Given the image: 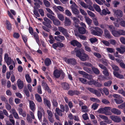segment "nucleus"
Returning <instances> with one entry per match:
<instances>
[{"mask_svg": "<svg viewBox=\"0 0 125 125\" xmlns=\"http://www.w3.org/2000/svg\"><path fill=\"white\" fill-rule=\"evenodd\" d=\"M88 107L87 106L85 105L82 106H81V109L82 110V111L84 113L88 112L89 110L88 109Z\"/></svg>", "mask_w": 125, "mask_h": 125, "instance_id": "nucleus-36", "label": "nucleus"}, {"mask_svg": "<svg viewBox=\"0 0 125 125\" xmlns=\"http://www.w3.org/2000/svg\"><path fill=\"white\" fill-rule=\"evenodd\" d=\"M17 84L20 89H21L23 87V81L19 79L17 81Z\"/></svg>", "mask_w": 125, "mask_h": 125, "instance_id": "nucleus-16", "label": "nucleus"}, {"mask_svg": "<svg viewBox=\"0 0 125 125\" xmlns=\"http://www.w3.org/2000/svg\"><path fill=\"white\" fill-rule=\"evenodd\" d=\"M37 92L40 94H42V88L41 86L40 85H38L37 87Z\"/></svg>", "mask_w": 125, "mask_h": 125, "instance_id": "nucleus-56", "label": "nucleus"}, {"mask_svg": "<svg viewBox=\"0 0 125 125\" xmlns=\"http://www.w3.org/2000/svg\"><path fill=\"white\" fill-rule=\"evenodd\" d=\"M52 21L54 25L57 26H59L60 25L61 23L58 20L55 19V18Z\"/></svg>", "mask_w": 125, "mask_h": 125, "instance_id": "nucleus-29", "label": "nucleus"}, {"mask_svg": "<svg viewBox=\"0 0 125 125\" xmlns=\"http://www.w3.org/2000/svg\"><path fill=\"white\" fill-rule=\"evenodd\" d=\"M43 2L46 7H48L50 6V3L47 0H43Z\"/></svg>", "mask_w": 125, "mask_h": 125, "instance_id": "nucleus-49", "label": "nucleus"}, {"mask_svg": "<svg viewBox=\"0 0 125 125\" xmlns=\"http://www.w3.org/2000/svg\"><path fill=\"white\" fill-rule=\"evenodd\" d=\"M110 118L114 122L116 123H119L121 121V119L119 116L115 115H112Z\"/></svg>", "mask_w": 125, "mask_h": 125, "instance_id": "nucleus-8", "label": "nucleus"}, {"mask_svg": "<svg viewBox=\"0 0 125 125\" xmlns=\"http://www.w3.org/2000/svg\"><path fill=\"white\" fill-rule=\"evenodd\" d=\"M111 66L113 69L114 70V72H116L119 70V68L118 67L115 65L112 64L111 65Z\"/></svg>", "mask_w": 125, "mask_h": 125, "instance_id": "nucleus-40", "label": "nucleus"}, {"mask_svg": "<svg viewBox=\"0 0 125 125\" xmlns=\"http://www.w3.org/2000/svg\"><path fill=\"white\" fill-rule=\"evenodd\" d=\"M30 107V109L32 111H34L35 110V104L32 101L30 100L29 101Z\"/></svg>", "mask_w": 125, "mask_h": 125, "instance_id": "nucleus-20", "label": "nucleus"}, {"mask_svg": "<svg viewBox=\"0 0 125 125\" xmlns=\"http://www.w3.org/2000/svg\"><path fill=\"white\" fill-rule=\"evenodd\" d=\"M64 60L65 62L69 64L74 65L76 64V60L74 58L68 59L66 57H65L64 58Z\"/></svg>", "mask_w": 125, "mask_h": 125, "instance_id": "nucleus-2", "label": "nucleus"}, {"mask_svg": "<svg viewBox=\"0 0 125 125\" xmlns=\"http://www.w3.org/2000/svg\"><path fill=\"white\" fill-rule=\"evenodd\" d=\"M4 59L5 62L8 65L11 64V59L10 57H9L8 54L6 53L5 54Z\"/></svg>", "mask_w": 125, "mask_h": 125, "instance_id": "nucleus-10", "label": "nucleus"}, {"mask_svg": "<svg viewBox=\"0 0 125 125\" xmlns=\"http://www.w3.org/2000/svg\"><path fill=\"white\" fill-rule=\"evenodd\" d=\"M102 102L104 104H109L110 102L107 100L104 99L102 100Z\"/></svg>", "mask_w": 125, "mask_h": 125, "instance_id": "nucleus-64", "label": "nucleus"}, {"mask_svg": "<svg viewBox=\"0 0 125 125\" xmlns=\"http://www.w3.org/2000/svg\"><path fill=\"white\" fill-rule=\"evenodd\" d=\"M70 44L74 46H76L78 48H80L82 46L81 43L77 41L74 40L70 42Z\"/></svg>", "mask_w": 125, "mask_h": 125, "instance_id": "nucleus-9", "label": "nucleus"}, {"mask_svg": "<svg viewBox=\"0 0 125 125\" xmlns=\"http://www.w3.org/2000/svg\"><path fill=\"white\" fill-rule=\"evenodd\" d=\"M43 20L44 21H43L42 24L49 28L51 29L52 27V25L51 24L52 23V21L46 17L44 18Z\"/></svg>", "mask_w": 125, "mask_h": 125, "instance_id": "nucleus-3", "label": "nucleus"}, {"mask_svg": "<svg viewBox=\"0 0 125 125\" xmlns=\"http://www.w3.org/2000/svg\"><path fill=\"white\" fill-rule=\"evenodd\" d=\"M33 35L36 42L38 44L40 42V40L38 34L36 32H34Z\"/></svg>", "mask_w": 125, "mask_h": 125, "instance_id": "nucleus-28", "label": "nucleus"}, {"mask_svg": "<svg viewBox=\"0 0 125 125\" xmlns=\"http://www.w3.org/2000/svg\"><path fill=\"white\" fill-rule=\"evenodd\" d=\"M104 34L105 37V38H108V39H110L111 38L110 32L107 29H105L104 30Z\"/></svg>", "mask_w": 125, "mask_h": 125, "instance_id": "nucleus-21", "label": "nucleus"}, {"mask_svg": "<svg viewBox=\"0 0 125 125\" xmlns=\"http://www.w3.org/2000/svg\"><path fill=\"white\" fill-rule=\"evenodd\" d=\"M112 35L115 37H119L118 31L115 30H112Z\"/></svg>", "mask_w": 125, "mask_h": 125, "instance_id": "nucleus-37", "label": "nucleus"}, {"mask_svg": "<svg viewBox=\"0 0 125 125\" xmlns=\"http://www.w3.org/2000/svg\"><path fill=\"white\" fill-rule=\"evenodd\" d=\"M83 65L88 67H92L93 66V65L91 63L87 62H85L82 63Z\"/></svg>", "mask_w": 125, "mask_h": 125, "instance_id": "nucleus-42", "label": "nucleus"}, {"mask_svg": "<svg viewBox=\"0 0 125 125\" xmlns=\"http://www.w3.org/2000/svg\"><path fill=\"white\" fill-rule=\"evenodd\" d=\"M55 111L57 114L59 116H62V111L59 108H56V109Z\"/></svg>", "mask_w": 125, "mask_h": 125, "instance_id": "nucleus-39", "label": "nucleus"}, {"mask_svg": "<svg viewBox=\"0 0 125 125\" xmlns=\"http://www.w3.org/2000/svg\"><path fill=\"white\" fill-rule=\"evenodd\" d=\"M49 38L50 40L49 41L50 43L51 44H52L54 42L55 40L54 39L53 37L51 35H50Z\"/></svg>", "mask_w": 125, "mask_h": 125, "instance_id": "nucleus-46", "label": "nucleus"}, {"mask_svg": "<svg viewBox=\"0 0 125 125\" xmlns=\"http://www.w3.org/2000/svg\"><path fill=\"white\" fill-rule=\"evenodd\" d=\"M42 85L43 87L45 90L47 91L48 93L49 94L51 93L52 91L51 89L49 88L46 83H42Z\"/></svg>", "mask_w": 125, "mask_h": 125, "instance_id": "nucleus-11", "label": "nucleus"}, {"mask_svg": "<svg viewBox=\"0 0 125 125\" xmlns=\"http://www.w3.org/2000/svg\"><path fill=\"white\" fill-rule=\"evenodd\" d=\"M85 18L87 24L89 25H91L92 22V20L86 16H85Z\"/></svg>", "mask_w": 125, "mask_h": 125, "instance_id": "nucleus-34", "label": "nucleus"}, {"mask_svg": "<svg viewBox=\"0 0 125 125\" xmlns=\"http://www.w3.org/2000/svg\"><path fill=\"white\" fill-rule=\"evenodd\" d=\"M87 12L88 14L90 16L93 17H94L95 16L94 14L92 12L89 10H87Z\"/></svg>", "mask_w": 125, "mask_h": 125, "instance_id": "nucleus-60", "label": "nucleus"}, {"mask_svg": "<svg viewBox=\"0 0 125 125\" xmlns=\"http://www.w3.org/2000/svg\"><path fill=\"white\" fill-rule=\"evenodd\" d=\"M12 114L15 118L16 119H18L19 118V116L18 114L15 112V110L13 109L12 110Z\"/></svg>", "mask_w": 125, "mask_h": 125, "instance_id": "nucleus-43", "label": "nucleus"}, {"mask_svg": "<svg viewBox=\"0 0 125 125\" xmlns=\"http://www.w3.org/2000/svg\"><path fill=\"white\" fill-rule=\"evenodd\" d=\"M68 94L70 96H73L74 95H78L80 93V91L77 90H70L68 91Z\"/></svg>", "mask_w": 125, "mask_h": 125, "instance_id": "nucleus-7", "label": "nucleus"}, {"mask_svg": "<svg viewBox=\"0 0 125 125\" xmlns=\"http://www.w3.org/2000/svg\"><path fill=\"white\" fill-rule=\"evenodd\" d=\"M57 16L59 19L61 21H63L64 20V17L62 14L58 13L57 14Z\"/></svg>", "mask_w": 125, "mask_h": 125, "instance_id": "nucleus-51", "label": "nucleus"}, {"mask_svg": "<svg viewBox=\"0 0 125 125\" xmlns=\"http://www.w3.org/2000/svg\"><path fill=\"white\" fill-rule=\"evenodd\" d=\"M62 88L64 90H68L70 89V86L69 84L63 82L61 84Z\"/></svg>", "mask_w": 125, "mask_h": 125, "instance_id": "nucleus-15", "label": "nucleus"}, {"mask_svg": "<svg viewBox=\"0 0 125 125\" xmlns=\"http://www.w3.org/2000/svg\"><path fill=\"white\" fill-rule=\"evenodd\" d=\"M6 24L7 29L9 31L11 30V25L10 22L8 20H6Z\"/></svg>", "mask_w": 125, "mask_h": 125, "instance_id": "nucleus-35", "label": "nucleus"}, {"mask_svg": "<svg viewBox=\"0 0 125 125\" xmlns=\"http://www.w3.org/2000/svg\"><path fill=\"white\" fill-rule=\"evenodd\" d=\"M24 93L26 96L28 97L30 96V94L29 91H28L27 89H24Z\"/></svg>", "mask_w": 125, "mask_h": 125, "instance_id": "nucleus-58", "label": "nucleus"}, {"mask_svg": "<svg viewBox=\"0 0 125 125\" xmlns=\"http://www.w3.org/2000/svg\"><path fill=\"white\" fill-rule=\"evenodd\" d=\"M58 29L66 37H69V34L66 29L60 26L59 27Z\"/></svg>", "mask_w": 125, "mask_h": 125, "instance_id": "nucleus-6", "label": "nucleus"}, {"mask_svg": "<svg viewBox=\"0 0 125 125\" xmlns=\"http://www.w3.org/2000/svg\"><path fill=\"white\" fill-rule=\"evenodd\" d=\"M35 97L36 100L39 102H41L42 101V99L41 97L38 94H35Z\"/></svg>", "mask_w": 125, "mask_h": 125, "instance_id": "nucleus-30", "label": "nucleus"}, {"mask_svg": "<svg viewBox=\"0 0 125 125\" xmlns=\"http://www.w3.org/2000/svg\"><path fill=\"white\" fill-rule=\"evenodd\" d=\"M83 69L88 73L91 74L92 73V70L90 68L87 67H83Z\"/></svg>", "mask_w": 125, "mask_h": 125, "instance_id": "nucleus-38", "label": "nucleus"}, {"mask_svg": "<svg viewBox=\"0 0 125 125\" xmlns=\"http://www.w3.org/2000/svg\"><path fill=\"white\" fill-rule=\"evenodd\" d=\"M79 80L81 83L84 84L86 83L87 81L86 79L83 78L79 77Z\"/></svg>", "mask_w": 125, "mask_h": 125, "instance_id": "nucleus-55", "label": "nucleus"}, {"mask_svg": "<svg viewBox=\"0 0 125 125\" xmlns=\"http://www.w3.org/2000/svg\"><path fill=\"white\" fill-rule=\"evenodd\" d=\"M78 31L81 34H84L86 32V30L85 28L83 27L79 28Z\"/></svg>", "mask_w": 125, "mask_h": 125, "instance_id": "nucleus-27", "label": "nucleus"}, {"mask_svg": "<svg viewBox=\"0 0 125 125\" xmlns=\"http://www.w3.org/2000/svg\"><path fill=\"white\" fill-rule=\"evenodd\" d=\"M37 115L39 120L41 122L42 121V114L40 111H38Z\"/></svg>", "mask_w": 125, "mask_h": 125, "instance_id": "nucleus-54", "label": "nucleus"}, {"mask_svg": "<svg viewBox=\"0 0 125 125\" xmlns=\"http://www.w3.org/2000/svg\"><path fill=\"white\" fill-rule=\"evenodd\" d=\"M0 99L2 102H4L5 104L6 103H8V102L7 99L4 96L1 97Z\"/></svg>", "mask_w": 125, "mask_h": 125, "instance_id": "nucleus-47", "label": "nucleus"}, {"mask_svg": "<svg viewBox=\"0 0 125 125\" xmlns=\"http://www.w3.org/2000/svg\"><path fill=\"white\" fill-rule=\"evenodd\" d=\"M71 24V22L70 19L67 17H66L64 21V25L66 26H70Z\"/></svg>", "mask_w": 125, "mask_h": 125, "instance_id": "nucleus-23", "label": "nucleus"}, {"mask_svg": "<svg viewBox=\"0 0 125 125\" xmlns=\"http://www.w3.org/2000/svg\"><path fill=\"white\" fill-rule=\"evenodd\" d=\"M13 36L14 38L18 39L20 37V35L18 33L14 32L13 35Z\"/></svg>", "mask_w": 125, "mask_h": 125, "instance_id": "nucleus-63", "label": "nucleus"}, {"mask_svg": "<svg viewBox=\"0 0 125 125\" xmlns=\"http://www.w3.org/2000/svg\"><path fill=\"white\" fill-rule=\"evenodd\" d=\"M52 105L54 107H57L58 106V103L57 101V100L55 98L52 99Z\"/></svg>", "mask_w": 125, "mask_h": 125, "instance_id": "nucleus-33", "label": "nucleus"}, {"mask_svg": "<svg viewBox=\"0 0 125 125\" xmlns=\"http://www.w3.org/2000/svg\"><path fill=\"white\" fill-rule=\"evenodd\" d=\"M80 48L76 47L74 49V51L76 53L77 56L79 58L84 52V51L82 48L80 49Z\"/></svg>", "mask_w": 125, "mask_h": 125, "instance_id": "nucleus-4", "label": "nucleus"}, {"mask_svg": "<svg viewBox=\"0 0 125 125\" xmlns=\"http://www.w3.org/2000/svg\"><path fill=\"white\" fill-rule=\"evenodd\" d=\"M119 37L121 35H125V31L124 30L119 29L118 30Z\"/></svg>", "mask_w": 125, "mask_h": 125, "instance_id": "nucleus-44", "label": "nucleus"}, {"mask_svg": "<svg viewBox=\"0 0 125 125\" xmlns=\"http://www.w3.org/2000/svg\"><path fill=\"white\" fill-rule=\"evenodd\" d=\"M43 103L45 105H46L49 108L50 107L51 104L50 100L45 98L43 99Z\"/></svg>", "mask_w": 125, "mask_h": 125, "instance_id": "nucleus-19", "label": "nucleus"}, {"mask_svg": "<svg viewBox=\"0 0 125 125\" xmlns=\"http://www.w3.org/2000/svg\"><path fill=\"white\" fill-rule=\"evenodd\" d=\"M111 111L113 113L117 115H120L121 114V112L120 110L115 108L112 109Z\"/></svg>", "mask_w": 125, "mask_h": 125, "instance_id": "nucleus-17", "label": "nucleus"}, {"mask_svg": "<svg viewBox=\"0 0 125 125\" xmlns=\"http://www.w3.org/2000/svg\"><path fill=\"white\" fill-rule=\"evenodd\" d=\"M96 81L93 79H92L90 80L88 82L89 84L92 85L93 84L94 85H95Z\"/></svg>", "mask_w": 125, "mask_h": 125, "instance_id": "nucleus-52", "label": "nucleus"}, {"mask_svg": "<svg viewBox=\"0 0 125 125\" xmlns=\"http://www.w3.org/2000/svg\"><path fill=\"white\" fill-rule=\"evenodd\" d=\"M113 12L115 15L117 17H122L123 16L122 12L120 10H114Z\"/></svg>", "mask_w": 125, "mask_h": 125, "instance_id": "nucleus-12", "label": "nucleus"}, {"mask_svg": "<svg viewBox=\"0 0 125 125\" xmlns=\"http://www.w3.org/2000/svg\"><path fill=\"white\" fill-rule=\"evenodd\" d=\"M44 63L45 65L49 66L51 64L52 62L49 58H47L45 60Z\"/></svg>", "mask_w": 125, "mask_h": 125, "instance_id": "nucleus-26", "label": "nucleus"}, {"mask_svg": "<svg viewBox=\"0 0 125 125\" xmlns=\"http://www.w3.org/2000/svg\"><path fill=\"white\" fill-rule=\"evenodd\" d=\"M111 108L109 107H105L104 108H101L99 109L98 111V112L100 113H104L106 112V111L110 110Z\"/></svg>", "mask_w": 125, "mask_h": 125, "instance_id": "nucleus-13", "label": "nucleus"}, {"mask_svg": "<svg viewBox=\"0 0 125 125\" xmlns=\"http://www.w3.org/2000/svg\"><path fill=\"white\" fill-rule=\"evenodd\" d=\"M116 50L120 53L123 54L125 52V46H123L120 47V48H116Z\"/></svg>", "mask_w": 125, "mask_h": 125, "instance_id": "nucleus-18", "label": "nucleus"}, {"mask_svg": "<svg viewBox=\"0 0 125 125\" xmlns=\"http://www.w3.org/2000/svg\"><path fill=\"white\" fill-rule=\"evenodd\" d=\"M93 54L95 56L98 58H100L102 57L101 54L99 53L94 52L93 53Z\"/></svg>", "mask_w": 125, "mask_h": 125, "instance_id": "nucleus-61", "label": "nucleus"}, {"mask_svg": "<svg viewBox=\"0 0 125 125\" xmlns=\"http://www.w3.org/2000/svg\"><path fill=\"white\" fill-rule=\"evenodd\" d=\"M112 83V82L111 81H109L104 83V86L109 87L110 86Z\"/></svg>", "mask_w": 125, "mask_h": 125, "instance_id": "nucleus-48", "label": "nucleus"}, {"mask_svg": "<svg viewBox=\"0 0 125 125\" xmlns=\"http://www.w3.org/2000/svg\"><path fill=\"white\" fill-rule=\"evenodd\" d=\"M61 71L56 69L54 71L53 74L54 76L56 78H58L60 76Z\"/></svg>", "mask_w": 125, "mask_h": 125, "instance_id": "nucleus-22", "label": "nucleus"}, {"mask_svg": "<svg viewBox=\"0 0 125 125\" xmlns=\"http://www.w3.org/2000/svg\"><path fill=\"white\" fill-rule=\"evenodd\" d=\"M103 74L106 76H108L109 75V73L108 72V70L106 69L103 71Z\"/></svg>", "mask_w": 125, "mask_h": 125, "instance_id": "nucleus-59", "label": "nucleus"}, {"mask_svg": "<svg viewBox=\"0 0 125 125\" xmlns=\"http://www.w3.org/2000/svg\"><path fill=\"white\" fill-rule=\"evenodd\" d=\"M80 3L81 6L87 9L88 8V6L83 2L81 1L80 2Z\"/></svg>", "mask_w": 125, "mask_h": 125, "instance_id": "nucleus-57", "label": "nucleus"}, {"mask_svg": "<svg viewBox=\"0 0 125 125\" xmlns=\"http://www.w3.org/2000/svg\"><path fill=\"white\" fill-rule=\"evenodd\" d=\"M36 9H38V8H36L35 7H34V9L33 10V13L36 16L39 17H40V15L38 13V11H37Z\"/></svg>", "mask_w": 125, "mask_h": 125, "instance_id": "nucleus-45", "label": "nucleus"}, {"mask_svg": "<svg viewBox=\"0 0 125 125\" xmlns=\"http://www.w3.org/2000/svg\"><path fill=\"white\" fill-rule=\"evenodd\" d=\"M94 7L96 11L99 12H101V9L99 6L97 4H94Z\"/></svg>", "mask_w": 125, "mask_h": 125, "instance_id": "nucleus-41", "label": "nucleus"}, {"mask_svg": "<svg viewBox=\"0 0 125 125\" xmlns=\"http://www.w3.org/2000/svg\"><path fill=\"white\" fill-rule=\"evenodd\" d=\"M25 78L27 82L28 83H30L31 82V79L28 74H27L25 75Z\"/></svg>", "mask_w": 125, "mask_h": 125, "instance_id": "nucleus-32", "label": "nucleus"}, {"mask_svg": "<svg viewBox=\"0 0 125 125\" xmlns=\"http://www.w3.org/2000/svg\"><path fill=\"white\" fill-rule=\"evenodd\" d=\"M34 2H36L34 3V5L37 8H40V6L39 4L42 5V2L40 0H34Z\"/></svg>", "mask_w": 125, "mask_h": 125, "instance_id": "nucleus-25", "label": "nucleus"}, {"mask_svg": "<svg viewBox=\"0 0 125 125\" xmlns=\"http://www.w3.org/2000/svg\"><path fill=\"white\" fill-rule=\"evenodd\" d=\"M79 58L81 61H85L88 59L89 57L88 55L85 53L84 52Z\"/></svg>", "mask_w": 125, "mask_h": 125, "instance_id": "nucleus-14", "label": "nucleus"}, {"mask_svg": "<svg viewBox=\"0 0 125 125\" xmlns=\"http://www.w3.org/2000/svg\"><path fill=\"white\" fill-rule=\"evenodd\" d=\"M113 73L114 75L117 78L120 79L124 78V77L123 75L120 74L118 73L115 72H113Z\"/></svg>", "mask_w": 125, "mask_h": 125, "instance_id": "nucleus-24", "label": "nucleus"}, {"mask_svg": "<svg viewBox=\"0 0 125 125\" xmlns=\"http://www.w3.org/2000/svg\"><path fill=\"white\" fill-rule=\"evenodd\" d=\"M106 50L107 52L110 53L114 52L115 51L114 49L112 48H107Z\"/></svg>", "mask_w": 125, "mask_h": 125, "instance_id": "nucleus-53", "label": "nucleus"}, {"mask_svg": "<svg viewBox=\"0 0 125 125\" xmlns=\"http://www.w3.org/2000/svg\"><path fill=\"white\" fill-rule=\"evenodd\" d=\"M46 15L47 17L49 18L52 21H53L55 18L54 16L52 15V14H50L49 13H47Z\"/></svg>", "mask_w": 125, "mask_h": 125, "instance_id": "nucleus-50", "label": "nucleus"}, {"mask_svg": "<svg viewBox=\"0 0 125 125\" xmlns=\"http://www.w3.org/2000/svg\"><path fill=\"white\" fill-rule=\"evenodd\" d=\"M92 70L95 74L98 75L99 74L100 71L98 68L93 66L92 67Z\"/></svg>", "mask_w": 125, "mask_h": 125, "instance_id": "nucleus-31", "label": "nucleus"}, {"mask_svg": "<svg viewBox=\"0 0 125 125\" xmlns=\"http://www.w3.org/2000/svg\"><path fill=\"white\" fill-rule=\"evenodd\" d=\"M83 118L85 120H87L89 119L88 115L87 113H85L82 115Z\"/></svg>", "mask_w": 125, "mask_h": 125, "instance_id": "nucleus-62", "label": "nucleus"}, {"mask_svg": "<svg viewBox=\"0 0 125 125\" xmlns=\"http://www.w3.org/2000/svg\"><path fill=\"white\" fill-rule=\"evenodd\" d=\"M95 29L96 31H93V33L94 35L100 36L103 32L102 30L98 27H95Z\"/></svg>", "mask_w": 125, "mask_h": 125, "instance_id": "nucleus-5", "label": "nucleus"}, {"mask_svg": "<svg viewBox=\"0 0 125 125\" xmlns=\"http://www.w3.org/2000/svg\"><path fill=\"white\" fill-rule=\"evenodd\" d=\"M113 97L115 98L114 99V100L117 104L122 103L123 102L122 97L119 94H115L113 95Z\"/></svg>", "mask_w": 125, "mask_h": 125, "instance_id": "nucleus-1", "label": "nucleus"}]
</instances>
